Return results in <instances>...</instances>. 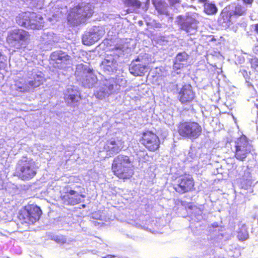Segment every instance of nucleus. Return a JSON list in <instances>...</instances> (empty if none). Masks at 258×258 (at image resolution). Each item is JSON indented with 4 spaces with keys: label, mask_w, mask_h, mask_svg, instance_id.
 Wrapping results in <instances>:
<instances>
[{
    "label": "nucleus",
    "mask_w": 258,
    "mask_h": 258,
    "mask_svg": "<svg viewBox=\"0 0 258 258\" xmlns=\"http://www.w3.org/2000/svg\"><path fill=\"white\" fill-rule=\"evenodd\" d=\"M93 13L92 5L89 3H82L70 9L67 19L71 25H77L84 23L86 18L92 16Z\"/></svg>",
    "instance_id": "obj_1"
},
{
    "label": "nucleus",
    "mask_w": 258,
    "mask_h": 258,
    "mask_svg": "<svg viewBox=\"0 0 258 258\" xmlns=\"http://www.w3.org/2000/svg\"><path fill=\"white\" fill-rule=\"evenodd\" d=\"M37 169L36 163L32 158L23 156L17 163L15 174L23 180H29L36 175Z\"/></svg>",
    "instance_id": "obj_2"
},
{
    "label": "nucleus",
    "mask_w": 258,
    "mask_h": 258,
    "mask_svg": "<svg viewBox=\"0 0 258 258\" xmlns=\"http://www.w3.org/2000/svg\"><path fill=\"white\" fill-rule=\"evenodd\" d=\"M75 74L77 80L85 88H92L98 81L93 69L88 64H78Z\"/></svg>",
    "instance_id": "obj_3"
},
{
    "label": "nucleus",
    "mask_w": 258,
    "mask_h": 258,
    "mask_svg": "<svg viewBox=\"0 0 258 258\" xmlns=\"http://www.w3.org/2000/svg\"><path fill=\"white\" fill-rule=\"evenodd\" d=\"M17 23L27 29H40L43 26L42 17L34 12H26L19 14L16 18Z\"/></svg>",
    "instance_id": "obj_4"
},
{
    "label": "nucleus",
    "mask_w": 258,
    "mask_h": 258,
    "mask_svg": "<svg viewBox=\"0 0 258 258\" xmlns=\"http://www.w3.org/2000/svg\"><path fill=\"white\" fill-rule=\"evenodd\" d=\"M134 171L128 156L122 155L114 159V174L123 179H129Z\"/></svg>",
    "instance_id": "obj_5"
},
{
    "label": "nucleus",
    "mask_w": 258,
    "mask_h": 258,
    "mask_svg": "<svg viewBox=\"0 0 258 258\" xmlns=\"http://www.w3.org/2000/svg\"><path fill=\"white\" fill-rule=\"evenodd\" d=\"M177 131L179 135L183 138L193 140L201 135L202 128L198 122L185 121L178 124Z\"/></svg>",
    "instance_id": "obj_6"
},
{
    "label": "nucleus",
    "mask_w": 258,
    "mask_h": 258,
    "mask_svg": "<svg viewBox=\"0 0 258 258\" xmlns=\"http://www.w3.org/2000/svg\"><path fill=\"white\" fill-rule=\"evenodd\" d=\"M197 14L187 13L185 15H179L176 18L175 23L180 29L189 35L194 34L197 30L198 21Z\"/></svg>",
    "instance_id": "obj_7"
},
{
    "label": "nucleus",
    "mask_w": 258,
    "mask_h": 258,
    "mask_svg": "<svg viewBox=\"0 0 258 258\" xmlns=\"http://www.w3.org/2000/svg\"><path fill=\"white\" fill-rule=\"evenodd\" d=\"M42 214L40 208L36 205H28L19 212L18 218L22 224H33L38 221Z\"/></svg>",
    "instance_id": "obj_8"
},
{
    "label": "nucleus",
    "mask_w": 258,
    "mask_h": 258,
    "mask_svg": "<svg viewBox=\"0 0 258 258\" xmlns=\"http://www.w3.org/2000/svg\"><path fill=\"white\" fill-rule=\"evenodd\" d=\"M151 61L148 54H140L137 58L133 60L130 65V73L134 76H142L147 71L148 66Z\"/></svg>",
    "instance_id": "obj_9"
},
{
    "label": "nucleus",
    "mask_w": 258,
    "mask_h": 258,
    "mask_svg": "<svg viewBox=\"0 0 258 258\" xmlns=\"http://www.w3.org/2000/svg\"><path fill=\"white\" fill-rule=\"evenodd\" d=\"M234 148L236 159L243 161L250 154L252 147L246 138L243 136L238 139L234 142Z\"/></svg>",
    "instance_id": "obj_10"
},
{
    "label": "nucleus",
    "mask_w": 258,
    "mask_h": 258,
    "mask_svg": "<svg viewBox=\"0 0 258 258\" xmlns=\"http://www.w3.org/2000/svg\"><path fill=\"white\" fill-rule=\"evenodd\" d=\"M28 38L27 32L22 29H15L8 36L7 41L11 47L20 48Z\"/></svg>",
    "instance_id": "obj_11"
},
{
    "label": "nucleus",
    "mask_w": 258,
    "mask_h": 258,
    "mask_svg": "<svg viewBox=\"0 0 258 258\" xmlns=\"http://www.w3.org/2000/svg\"><path fill=\"white\" fill-rule=\"evenodd\" d=\"M105 34V31L101 26H93L86 31L82 37L84 45H91L98 41Z\"/></svg>",
    "instance_id": "obj_12"
},
{
    "label": "nucleus",
    "mask_w": 258,
    "mask_h": 258,
    "mask_svg": "<svg viewBox=\"0 0 258 258\" xmlns=\"http://www.w3.org/2000/svg\"><path fill=\"white\" fill-rule=\"evenodd\" d=\"M194 186V181L190 175L181 176L177 180V183L174 185V189L179 194H182L191 191Z\"/></svg>",
    "instance_id": "obj_13"
},
{
    "label": "nucleus",
    "mask_w": 258,
    "mask_h": 258,
    "mask_svg": "<svg viewBox=\"0 0 258 258\" xmlns=\"http://www.w3.org/2000/svg\"><path fill=\"white\" fill-rule=\"evenodd\" d=\"M141 143L149 151H155L160 147V140L156 135L148 131L143 134Z\"/></svg>",
    "instance_id": "obj_14"
},
{
    "label": "nucleus",
    "mask_w": 258,
    "mask_h": 258,
    "mask_svg": "<svg viewBox=\"0 0 258 258\" xmlns=\"http://www.w3.org/2000/svg\"><path fill=\"white\" fill-rule=\"evenodd\" d=\"M244 173L240 179V186L241 189L247 190L245 194L253 192L252 185L255 180L254 177H252L251 170L247 167L244 168Z\"/></svg>",
    "instance_id": "obj_15"
},
{
    "label": "nucleus",
    "mask_w": 258,
    "mask_h": 258,
    "mask_svg": "<svg viewBox=\"0 0 258 258\" xmlns=\"http://www.w3.org/2000/svg\"><path fill=\"white\" fill-rule=\"evenodd\" d=\"M188 59L189 55L185 52L178 53L174 61L172 76H175L180 74V70L187 66Z\"/></svg>",
    "instance_id": "obj_16"
},
{
    "label": "nucleus",
    "mask_w": 258,
    "mask_h": 258,
    "mask_svg": "<svg viewBox=\"0 0 258 258\" xmlns=\"http://www.w3.org/2000/svg\"><path fill=\"white\" fill-rule=\"evenodd\" d=\"M82 192H78L75 190H67L66 194L61 197V199L66 205H75L82 202V199L85 197Z\"/></svg>",
    "instance_id": "obj_17"
},
{
    "label": "nucleus",
    "mask_w": 258,
    "mask_h": 258,
    "mask_svg": "<svg viewBox=\"0 0 258 258\" xmlns=\"http://www.w3.org/2000/svg\"><path fill=\"white\" fill-rule=\"evenodd\" d=\"M70 56L61 51H55L50 55V61L54 67L58 69H62L67 64Z\"/></svg>",
    "instance_id": "obj_18"
},
{
    "label": "nucleus",
    "mask_w": 258,
    "mask_h": 258,
    "mask_svg": "<svg viewBox=\"0 0 258 258\" xmlns=\"http://www.w3.org/2000/svg\"><path fill=\"white\" fill-rule=\"evenodd\" d=\"M195 94L190 85H185L180 89L178 93L179 101L182 103H186L191 101L195 98Z\"/></svg>",
    "instance_id": "obj_19"
},
{
    "label": "nucleus",
    "mask_w": 258,
    "mask_h": 258,
    "mask_svg": "<svg viewBox=\"0 0 258 258\" xmlns=\"http://www.w3.org/2000/svg\"><path fill=\"white\" fill-rule=\"evenodd\" d=\"M28 80L29 84L28 86L31 91L34 88L40 86L43 83L44 75L41 72L33 71L31 74H29Z\"/></svg>",
    "instance_id": "obj_20"
},
{
    "label": "nucleus",
    "mask_w": 258,
    "mask_h": 258,
    "mask_svg": "<svg viewBox=\"0 0 258 258\" xmlns=\"http://www.w3.org/2000/svg\"><path fill=\"white\" fill-rule=\"evenodd\" d=\"M112 82V80L110 79L109 80L105 79L103 81V85L104 87L97 90L94 93L97 98L102 99L112 93L113 90Z\"/></svg>",
    "instance_id": "obj_21"
},
{
    "label": "nucleus",
    "mask_w": 258,
    "mask_h": 258,
    "mask_svg": "<svg viewBox=\"0 0 258 258\" xmlns=\"http://www.w3.org/2000/svg\"><path fill=\"white\" fill-rule=\"evenodd\" d=\"M232 14L229 11L228 7H226L221 12L218 22L219 25L224 28L228 27L232 23L233 18Z\"/></svg>",
    "instance_id": "obj_22"
},
{
    "label": "nucleus",
    "mask_w": 258,
    "mask_h": 258,
    "mask_svg": "<svg viewBox=\"0 0 258 258\" xmlns=\"http://www.w3.org/2000/svg\"><path fill=\"white\" fill-rule=\"evenodd\" d=\"M101 69L104 74L111 75L113 73V56L107 54L100 64Z\"/></svg>",
    "instance_id": "obj_23"
},
{
    "label": "nucleus",
    "mask_w": 258,
    "mask_h": 258,
    "mask_svg": "<svg viewBox=\"0 0 258 258\" xmlns=\"http://www.w3.org/2000/svg\"><path fill=\"white\" fill-rule=\"evenodd\" d=\"M229 11L232 14L233 17L238 16H243L246 14L247 9L244 5H241L238 4H231L227 7Z\"/></svg>",
    "instance_id": "obj_24"
},
{
    "label": "nucleus",
    "mask_w": 258,
    "mask_h": 258,
    "mask_svg": "<svg viewBox=\"0 0 258 258\" xmlns=\"http://www.w3.org/2000/svg\"><path fill=\"white\" fill-rule=\"evenodd\" d=\"M152 4L154 5L156 10L160 14L169 15L167 10V4L163 0H152Z\"/></svg>",
    "instance_id": "obj_25"
},
{
    "label": "nucleus",
    "mask_w": 258,
    "mask_h": 258,
    "mask_svg": "<svg viewBox=\"0 0 258 258\" xmlns=\"http://www.w3.org/2000/svg\"><path fill=\"white\" fill-rule=\"evenodd\" d=\"M28 80L27 81L24 79L16 81L15 86L16 89L21 92H28L30 91V87L28 86Z\"/></svg>",
    "instance_id": "obj_26"
},
{
    "label": "nucleus",
    "mask_w": 258,
    "mask_h": 258,
    "mask_svg": "<svg viewBox=\"0 0 258 258\" xmlns=\"http://www.w3.org/2000/svg\"><path fill=\"white\" fill-rule=\"evenodd\" d=\"M55 41V36L52 32L45 31L41 35V41L44 44H52Z\"/></svg>",
    "instance_id": "obj_27"
},
{
    "label": "nucleus",
    "mask_w": 258,
    "mask_h": 258,
    "mask_svg": "<svg viewBox=\"0 0 258 258\" xmlns=\"http://www.w3.org/2000/svg\"><path fill=\"white\" fill-rule=\"evenodd\" d=\"M237 231V237L239 240L243 241L248 238V233L247 230L246 226L245 224L240 225Z\"/></svg>",
    "instance_id": "obj_28"
},
{
    "label": "nucleus",
    "mask_w": 258,
    "mask_h": 258,
    "mask_svg": "<svg viewBox=\"0 0 258 258\" xmlns=\"http://www.w3.org/2000/svg\"><path fill=\"white\" fill-rule=\"evenodd\" d=\"M204 12L208 15L215 14L218 9L215 4L212 3H205L204 4Z\"/></svg>",
    "instance_id": "obj_29"
},
{
    "label": "nucleus",
    "mask_w": 258,
    "mask_h": 258,
    "mask_svg": "<svg viewBox=\"0 0 258 258\" xmlns=\"http://www.w3.org/2000/svg\"><path fill=\"white\" fill-rule=\"evenodd\" d=\"M64 99L66 102L71 106H76L78 105V102L80 99V93L78 94L77 96H71L68 98L67 96H64Z\"/></svg>",
    "instance_id": "obj_30"
},
{
    "label": "nucleus",
    "mask_w": 258,
    "mask_h": 258,
    "mask_svg": "<svg viewBox=\"0 0 258 258\" xmlns=\"http://www.w3.org/2000/svg\"><path fill=\"white\" fill-rule=\"evenodd\" d=\"M80 93L79 91L77 89V88L74 86H68L66 90L64 92V96H67L68 98L71 96H77L78 94Z\"/></svg>",
    "instance_id": "obj_31"
},
{
    "label": "nucleus",
    "mask_w": 258,
    "mask_h": 258,
    "mask_svg": "<svg viewBox=\"0 0 258 258\" xmlns=\"http://www.w3.org/2000/svg\"><path fill=\"white\" fill-rule=\"evenodd\" d=\"M198 158V150L195 147H191L188 151L187 159L189 161L196 160Z\"/></svg>",
    "instance_id": "obj_32"
},
{
    "label": "nucleus",
    "mask_w": 258,
    "mask_h": 258,
    "mask_svg": "<svg viewBox=\"0 0 258 258\" xmlns=\"http://www.w3.org/2000/svg\"><path fill=\"white\" fill-rule=\"evenodd\" d=\"M124 4L127 7L138 9L141 6L142 3L139 0H123Z\"/></svg>",
    "instance_id": "obj_33"
},
{
    "label": "nucleus",
    "mask_w": 258,
    "mask_h": 258,
    "mask_svg": "<svg viewBox=\"0 0 258 258\" xmlns=\"http://www.w3.org/2000/svg\"><path fill=\"white\" fill-rule=\"evenodd\" d=\"M51 239L59 244L65 243L67 241V238L66 236L62 235H53L52 236Z\"/></svg>",
    "instance_id": "obj_34"
},
{
    "label": "nucleus",
    "mask_w": 258,
    "mask_h": 258,
    "mask_svg": "<svg viewBox=\"0 0 258 258\" xmlns=\"http://www.w3.org/2000/svg\"><path fill=\"white\" fill-rule=\"evenodd\" d=\"M193 214L195 217V221H201L203 219L202 211L197 207L194 209Z\"/></svg>",
    "instance_id": "obj_35"
},
{
    "label": "nucleus",
    "mask_w": 258,
    "mask_h": 258,
    "mask_svg": "<svg viewBox=\"0 0 258 258\" xmlns=\"http://www.w3.org/2000/svg\"><path fill=\"white\" fill-rule=\"evenodd\" d=\"M123 142L121 141H118L116 142L114 141V152L120 151L123 148Z\"/></svg>",
    "instance_id": "obj_36"
},
{
    "label": "nucleus",
    "mask_w": 258,
    "mask_h": 258,
    "mask_svg": "<svg viewBox=\"0 0 258 258\" xmlns=\"http://www.w3.org/2000/svg\"><path fill=\"white\" fill-rule=\"evenodd\" d=\"M222 229V227L220 226L216 222L213 223L211 226L209 227V231L210 232H214L219 231Z\"/></svg>",
    "instance_id": "obj_37"
},
{
    "label": "nucleus",
    "mask_w": 258,
    "mask_h": 258,
    "mask_svg": "<svg viewBox=\"0 0 258 258\" xmlns=\"http://www.w3.org/2000/svg\"><path fill=\"white\" fill-rule=\"evenodd\" d=\"M123 47L120 46H115L114 47V55L115 54L118 57L120 56L121 55L123 54V50H122Z\"/></svg>",
    "instance_id": "obj_38"
},
{
    "label": "nucleus",
    "mask_w": 258,
    "mask_h": 258,
    "mask_svg": "<svg viewBox=\"0 0 258 258\" xmlns=\"http://www.w3.org/2000/svg\"><path fill=\"white\" fill-rule=\"evenodd\" d=\"M7 61V57L3 55L0 51V69L3 67L6 61Z\"/></svg>",
    "instance_id": "obj_39"
},
{
    "label": "nucleus",
    "mask_w": 258,
    "mask_h": 258,
    "mask_svg": "<svg viewBox=\"0 0 258 258\" xmlns=\"http://www.w3.org/2000/svg\"><path fill=\"white\" fill-rule=\"evenodd\" d=\"M32 3L34 5H36V7L40 8L41 7V5L43 3V0H31Z\"/></svg>",
    "instance_id": "obj_40"
},
{
    "label": "nucleus",
    "mask_w": 258,
    "mask_h": 258,
    "mask_svg": "<svg viewBox=\"0 0 258 258\" xmlns=\"http://www.w3.org/2000/svg\"><path fill=\"white\" fill-rule=\"evenodd\" d=\"M251 64L252 67L253 68H257L258 67V59L254 58L251 59Z\"/></svg>",
    "instance_id": "obj_41"
},
{
    "label": "nucleus",
    "mask_w": 258,
    "mask_h": 258,
    "mask_svg": "<svg viewBox=\"0 0 258 258\" xmlns=\"http://www.w3.org/2000/svg\"><path fill=\"white\" fill-rule=\"evenodd\" d=\"M171 7H174L175 4L180 3V0H168Z\"/></svg>",
    "instance_id": "obj_42"
},
{
    "label": "nucleus",
    "mask_w": 258,
    "mask_h": 258,
    "mask_svg": "<svg viewBox=\"0 0 258 258\" xmlns=\"http://www.w3.org/2000/svg\"><path fill=\"white\" fill-rule=\"evenodd\" d=\"M145 6L142 8V9L145 11H147L149 9V6L150 4V0H145Z\"/></svg>",
    "instance_id": "obj_43"
},
{
    "label": "nucleus",
    "mask_w": 258,
    "mask_h": 258,
    "mask_svg": "<svg viewBox=\"0 0 258 258\" xmlns=\"http://www.w3.org/2000/svg\"><path fill=\"white\" fill-rule=\"evenodd\" d=\"M245 4L251 5L253 2V0H243Z\"/></svg>",
    "instance_id": "obj_44"
},
{
    "label": "nucleus",
    "mask_w": 258,
    "mask_h": 258,
    "mask_svg": "<svg viewBox=\"0 0 258 258\" xmlns=\"http://www.w3.org/2000/svg\"><path fill=\"white\" fill-rule=\"evenodd\" d=\"M253 51L256 54L258 55V45L254 46Z\"/></svg>",
    "instance_id": "obj_45"
},
{
    "label": "nucleus",
    "mask_w": 258,
    "mask_h": 258,
    "mask_svg": "<svg viewBox=\"0 0 258 258\" xmlns=\"http://www.w3.org/2000/svg\"><path fill=\"white\" fill-rule=\"evenodd\" d=\"M102 258H113V255H107V256L103 257Z\"/></svg>",
    "instance_id": "obj_46"
},
{
    "label": "nucleus",
    "mask_w": 258,
    "mask_h": 258,
    "mask_svg": "<svg viewBox=\"0 0 258 258\" xmlns=\"http://www.w3.org/2000/svg\"><path fill=\"white\" fill-rule=\"evenodd\" d=\"M198 1L200 3H207V0H198Z\"/></svg>",
    "instance_id": "obj_47"
},
{
    "label": "nucleus",
    "mask_w": 258,
    "mask_h": 258,
    "mask_svg": "<svg viewBox=\"0 0 258 258\" xmlns=\"http://www.w3.org/2000/svg\"><path fill=\"white\" fill-rule=\"evenodd\" d=\"M255 30L257 33H258V24H256L255 26Z\"/></svg>",
    "instance_id": "obj_48"
},
{
    "label": "nucleus",
    "mask_w": 258,
    "mask_h": 258,
    "mask_svg": "<svg viewBox=\"0 0 258 258\" xmlns=\"http://www.w3.org/2000/svg\"><path fill=\"white\" fill-rule=\"evenodd\" d=\"M254 106L258 109V103H255Z\"/></svg>",
    "instance_id": "obj_49"
},
{
    "label": "nucleus",
    "mask_w": 258,
    "mask_h": 258,
    "mask_svg": "<svg viewBox=\"0 0 258 258\" xmlns=\"http://www.w3.org/2000/svg\"><path fill=\"white\" fill-rule=\"evenodd\" d=\"M111 169H113V163L111 165Z\"/></svg>",
    "instance_id": "obj_50"
},
{
    "label": "nucleus",
    "mask_w": 258,
    "mask_h": 258,
    "mask_svg": "<svg viewBox=\"0 0 258 258\" xmlns=\"http://www.w3.org/2000/svg\"><path fill=\"white\" fill-rule=\"evenodd\" d=\"M111 144H113V142H111Z\"/></svg>",
    "instance_id": "obj_51"
}]
</instances>
